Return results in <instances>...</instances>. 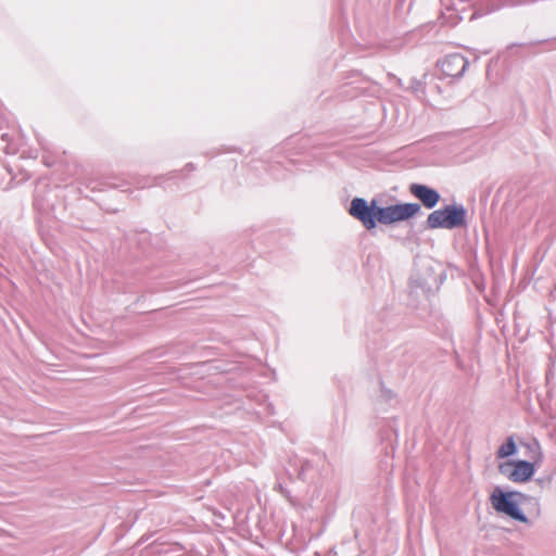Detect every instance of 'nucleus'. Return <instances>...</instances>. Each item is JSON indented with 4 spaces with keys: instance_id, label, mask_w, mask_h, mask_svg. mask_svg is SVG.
Masks as SVG:
<instances>
[{
    "instance_id": "nucleus-7",
    "label": "nucleus",
    "mask_w": 556,
    "mask_h": 556,
    "mask_svg": "<svg viewBox=\"0 0 556 556\" xmlns=\"http://www.w3.org/2000/svg\"><path fill=\"white\" fill-rule=\"evenodd\" d=\"M467 65L468 61L464 55L453 53L445 56L440 66L444 75L448 77H457L465 72Z\"/></svg>"
},
{
    "instance_id": "nucleus-2",
    "label": "nucleus",
    "mask_w": 556,
    "mask_h": 556,
    "mask_svg": "<svg viewBox=\"0 0 556 556\" xmlns=\"http://www.w3.org/2000/svg\"><path fill=\"white\" fill-rule=\"evenodd\" d=\"M428 227L431 229H453L466 225V210L460 205H446L429 214Z\"/></svg>"
},
{
    "instance_id": "nucleus-8",
    "label": "nucleus",
    "mask_w": 556,
    "mask_h": 556,
    "mask_svg": "<svg viewBox=\"0 0 556 556\" xmlns=\"http://www.w3.org/2000/svg\"><path fill=\"white\" fill-rule=\"evenodd\" d=\"M409 191L428 208L434 207L440 200V195L435 190L424 185L413 184L409 187Z\"/></svg>"
},
{
    "instance_id": "nucleus-6",
    "label": "nucleus",
    "mask_w": 556,
    "mask_h": 556,
    "mask_svg": "<svg viewBox=\"0 0 556 556\" xmlns=\"http://www.w3.org/2000/svg\"><path fill=\"white\" fill-rule=\"evenodd\" d=\"M378 206L376 201H372L370 205L362 198H355L351 202L349 213L356 219H358L366 229H372L376 227Z\"/></svg>"
},
{
    "instance_id": "nucleus-10",
    "label": "nucleus",
    "mask_w": 556,
    "mask_h": 556,
    "mask_svg": "<svg viewBox=\"0 0 556 556\" xmlns=\"http://www.w3.org/2000/svg\"><path fill=\"white\" fill-rule=\"evenodd\" d=\"M516 448L517 446L514 438L509 437L506 442L498 447L496 457L503 459L513 456L516 453Z\"/></svg>"
},
{
    "instance_id": "nucleus-5",
    "label": "nucleus",
    "mask_w": 556,
    "mask_h": 556,
    "mask_svg": "<svg viewBox=\"0 0 556 556\" xmlns=\"http://www.w3.org/2000/svg\"><path fill=\"white\" fill-rule=\"evenodd\" d=\"M378 206L376 201H372L370 205L362 198H355L351 202L349 213L356 219H358L366 229H372L376 227Z\"/></svg>"
},
{
    "instance_id": "nucleus-3",
    "label": "nucleus",
    "mask_w": 556,
    "mask_h": 556,
    "mask_svg": "<svg viewBox=\"0 0 556 556\" xmlns=\"http://www.w3.org/2000/svg\"><path fill=\"white\" fill-rule=\"evenodd\" d=\"M532 460H508L498 465V471L509 481L525 483L532 479L535 468L540 466Z\"/></svg>"
},
{
    "instance_id": "nucleus-4",
    "label": "nucleus",
    "mask_w": 556,
    "mask_h": 556,
    "mask_svg": "<svg viewBox=\"0 0 556 556\" xmlns=\"http://www.w3.org/2000/svg\"><path fill=\"white\" fill-rule=\"evenodd\" d=\"M420 210L417 203L395 204L386 207H378L376 219L380 224L389 225L403 222L415 216Z\"/></svg>"
},
{
    "instance_id": "nucleus-1",
    "label": "nucleus",
    "mask_w": 556,
    "mask_h": 556,
    "mask_svg": "<svg viewBox=\"0 0 556 556\" xmlns=\"http://www.w3.org/2000/svg\"><path fill=\"white\" fill-rule=\"evenodd\" d=\"M526 500V495L520 492H504L496 486L490 495L492 507L500 514H504L511 519L520 522H527L528 519L519 509V503Z\"/></svg>"
},
{
    "instance_id": "nucleus-9",
    "label": "nucleus",
    "mask_w": 556,
    "mask_h": 556,
    "mask_svg": "<svg viewBox=\"0 0 556 556\" xmlns=\"http://www.w3.org/2000/svg\"><path fill=\"white\" fill-rule=\"evenodd\" d=\"M520 446L526 450V456L529 460L541 464L543 460V452L536 440L531 442H520Z\"/></svg>"
}]
</instances>
